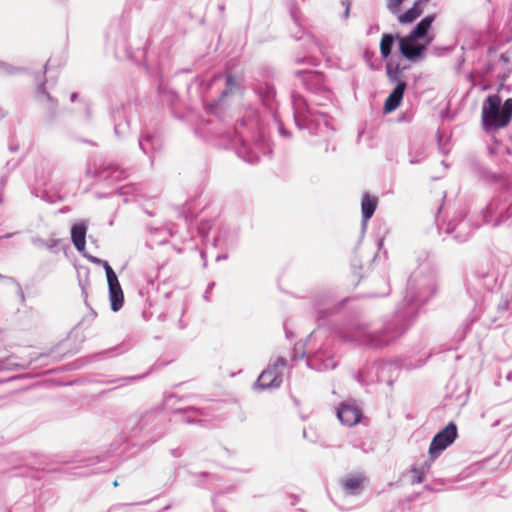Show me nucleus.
<instances>
[{"label":"nucleus","instance_id":"1","mask_svg":"<svg viewBox=\"0 0 512 512\" xmlns=\"http://www.w3.org/2000/svg\"><path fill=\"white\" fill-rule=\"evenodd\" d=\"M418 267L407 280L402 303L378 331L367 323L349 321L335 329L336 336L362 348H383L401 337L418 316L419 310L437 292V268L427 252L418 256Z\"/></svg>","mask_w":512,"mask_h":512},{"label":"nucleus","instance_id":"2","mask_svg":"<svg viewBox=\"0 0 512 512\" xmlns=\"http://www.w3.org/2000/svg\"><path fill=\"white\" fill-rule=\"evenodd\" d=\"M296 76L314 96L307 100L298 93L292 94L295 125L299 130L307 131L309 136L319 138V140L311 139L312 144H317L320 141L327 142L335 131L331 124V117L326 112L315 108V106H325L332 99V93L324 83V75L319 71L303 70L297 71Z\"/></svg>","mask_w":512,"mask_h":512},{"label":"nucleus","instance_id":"3","mask_svg":"<svg viewBox=\"0 0 512 512\" xmlns=\"http://www.w3.org/2000/svg\"><path fill=\"white\" fill-rule=\"evenodd\" d=\"M231 142L237 155L245 162L255 164L260 157L271 152L270 145L261 132L258 112L250 107L234 128Z\"/></svg>","mask_w":512,"mask_h":512},{"label":"nucleus","instance_id":"4","mask_svg":"<svg viewBox=\"0 0 512 512\" xmlns=\"http://www.w3.org/2000/svg\"><path fill=\"white\" fill-rule=\"evenodd\" d=\"M164 421L165 417L158 411H149L141 417H130L121 432V440L132 446H143L144 442L139 438L145 432L146 435H150L147 441L154 442L162 434V432L156 433V430Z\"/></svg>","mask_w":512,"mask_h":512},{"label":"nucleus","instance_id":"5","mask_svg":"<svg viewBox=\"0 0 512 512\" xmlns=\"http://www.w3.org/2000/svg\"><path fill=\"white\" fill-rule=\"evenodd\" d=\"M512 119V98L501 105L498 95H489L482 106V126L486 132L507 126Z\"/></svg>","mask_w":512,"mask_h":512},{"label":"nucleus","instance_id":"6","mask_svg":"<svg viewBox=\"0 0 512 512\" xmlns=\"http://www.w3.org/2000/svg\"><path fill=\"white\" fill-rule=\"evenodd\" d=\"M406 68V66H401L393 60H389L386 63L387 77L391 83L395 84V87L385 100L383 108L385 114H389L396 110L403 99L407 83L402 79V75Z\"/></svg>","mask_w":512,"mask_h":512},{"label":"nucleus","instance_id":"7","mask_svg":"<svg viewBox=\"0 0 512 512\" xmlns=\"http://www.w3.org/2000/svg\"><path fill=\"white\" fill-rule=\"evenodd\" d=\"M287 363L285 357L279 356L260 373L253 384V388L257 391L279 388L283 382V375L278 371V368L287 366Z\"/></svg>","mask_w":512,"mask_h":512},{"label":"nucleus","instance_id":"8","mask_svg":"<svg viewBox=\"0 0 512 512\" xmlns=\"http://www.w3.org/2000/svg\"><path fill=\"white\" fill-rule=\"evenodd\" d=\"M367 228H368V226H361L360 236H359L360 239H359L358 244L354 248L353 258L351 260L352 273L355 277L358 278L355 285H358L360 280H362L366 276L367 272L370 271L373 263L376 261V259L378 257L377 252L366 253V252H362L360 250V242L364 238Z\"/></svg>","mask_w":512,"mask_h":512},{"label":"nucleus","instance_id":"9","mask_svg":"<svg viewBox=\"0 0 512 512\" xmlns=\"http://www.w3.org/2000/svg\"><path fill=\"white\" fill-rule=\"evenodd\" d=\"M457 437V425L455 422L450 421L433 436L428 449L430 460H436L444 450L455 442Z\"/></svg>","mask_w":512,"mask_h":512},{"label":"nucleus","instance_id":"10","mask_svg":"<svg viewBox=\"0 0 512 512\" xmlns=\"http://www.w3.org/2000/svg\"><path fill=\"white\" fill-rule=\"evenodd\" d=\"M306 357L307 366L319 372L333 370L337 367V362L333 358V352L326 345L319 347L314 353L307 355L303 350L301 358Z\"/></svg>","mask_w":512,"mask_h":512},{"label":"nucleus","instance_id":"11","mask_svg":"<svg viewBox=\"0 0 512 512\" xmlns=\"http://www.w3.org/2000/svg\"><path fill=\"white\" fill-rule=\"evenodd\" d=\"M432 228L446 244H462L473 235L471 226H432Z\"/></svg>","mask_w":512,"mask_h":512},{"label":"nucleus","instance_id":"12","mask_svg":"<svg viewBox=\"0 0 512 512\" xmlns=\"http://www.w3.org/2000/svg\"><path fill=\"white\" fill-rule=\"evenodd\" d=\"M220 81H224L225 83V88L224 90L221 92L219 98L215 101H213L212 103H209L206 105V109H207V112L210 113V114H213L217 117H220L221 116V112L223 110V101H224V98L227 97L230 93L233 92V89L235 88L236 86V79L235 77L230 74V73H227L225 75H221V74H218V75H215L208 86H212Z\"/></svg>","mask_w":512,"mask_h":512},{"label":"nucleus","instance_id":"13","mask_svg":"<svg viewBox=\"0 0 512 512\" xmlns=\"http://www.w3.org/2000/svg\"><path fill=\"white\" fill-rule=\"evenodd\" d=\"M87 172L92 173L95 178L107 185H113L127 177V171L114 164L102 163L99 166H95L93 172L90 168Z\"/></svg>","mask_w":512,"mask_h":512},{"label":"nucleus","instance_id":"14","mask_svg":"<svg viewBox=\"0 0 512 512\" xmlns=\"http://www.w3.org/2000/svg\"><path fill=\"white\" fill-rule=\"evenodd\" d=\"M431 41L432 39L429 38L426 44H419L416 39L405 35L403 37H399V51L405 59L411 62H417L424 58L427 49L426 46Z\"/></svg>","mask_w":512,"mask_h":512},{"label":"nucleus","instance_id":"15","mask_svg":"<svg viewBox=\"0 0 512 512\" xmlns=\"http://www.w3.org/2000/svg\"><path fill=\"white\" fill-rule=\"evenodd\" d=\"M111 457H112L111 451L109 450L104 454L90 456L85 459L78 460L77 462L83 463L81 466L78 467L81 469L92 467V466H94L96 464H100V463H103L104 465L100 468L91 469L89 471H79V472H75L74 474L79 475V476H87L90 474H96V473H102V472L109 471L110 469L113 468V465H114V462L111 460Z\"/></svg>","mask_w":512,"mask_h":512},{"label":"nucleus","instance_id":"16","mask_svg":"<svg viewBox=\"0 0 512 512\" xmlns=\"http://www.w3.org/2000/svg\"><path fill=\"white\" fill-rule=\"evenodd\" d=\"M134 107L129 104L113 110L112 121L114 123V133L117 137H125L130 131V116Z\"/></svg>","mask_w":512,"mask_h":512},{"label":"nucleus","instance_id":"17","mask_svg":"<svg viewBox=\"0 0 512 512\" xmlns=\"http://www.w3.org/2000/svg\"><path fill=\"white\" fill-rule=\"evenodd\" d=\"M149 238L146 240V246L153 249L155 245L167 244L169 238H175L177 231L175 226H148Z\"/></svg>","mask_w":512,"mask_h":512},{"label":"nucleus","instance_id":"18","mask_svg":"<svg viewBox=\"0 0 512 512\" xmlns=\"http://www.w3.org/2000/svg\"><path fill=\"white\" fill-rule=\"evenodd\" d=\"M363 417V411L355 404L342 402L337 409L338 420L348 427L357 425Z\"/></svg>","mask_w":512,"mask_h":512},{"label":"nucleus","instance_id":"19","mask_svg":"<svg viewBox=\"0 0 512 512\" xmlns=\"http://www.w3.org/2000/svg\"><path fill=\"white\" fill-rule=\"evenodd\" d=\"M124 350L121 346H114L108 349H104L102 351L93 353L86 357H81L73 361L72 363H69L68 370H77L82 368L84 365L91 363V362H97L106 358L114 357L116 355L122 354Z\"/></svg>","mask_w":512,"mask_h":512},{"label":"nucleus","instance_id":"20","mask_svg":"<svg viewBox=\"0 0 512 512\" xmlns=\"http://www.w3.org/2000/svg\"><path fill=\"white\" fill-rule=\"evenodd\" d=\"M138 143L142 152L148 155L153 163L154 153L162 148L161 137L155 132L144 131L139 136Z\"/></svg>","mask_w":512,"mask_h":512},{"label":"nucleus","instance_id":"21","mask_svg":"<svg viewBox=\"0 0 512 512\" xmlns=\"http://www.w3.org/2000/svg\"><path fill=\"white\" fill-rule=\"evenodd\" d=\"M107 284L110 308L113 312H118L124 305V293L117 274L108 277Z\"/></svg>","mask_w":512,"mask_h":512},{"label":"nucleus","instance_id":"22","mask_svg":"<svg viewBox=\"0 0 512 512\" xmlns=\"http://www.w3.org/2000/svg\"><path fill=\"white\" fill-rule=\"evenodd\" d=\"M512 216V204L504 212L497 200H492L485 209V223L495 221V224H502Z\"/></svg>","mask_w":512,"mask_h":512},{"label":"nucleus","instance_id":"23","mask_svg":"<svg viewBox=\"0 0 512 512\" xmlns=\"http://www.w3.org/2000/svg\"><path fill=\"white\" fill-rule=\"evenodd\" d=\"M350 297L343 298L336 304L331 307H314V317L318 323V327H321L327 324L329 318L337 313H339L343 307L349 302Z\"/></svg>","mask_w":512,"mask_h":512},{"label":"nucleus","instance_id":"24","mask_svg":"<svg viewBox=\"0 0 512 512\" xmlns=\"http://www.w3.org/2000/svg\"><path fill=\"white\" fill-rule=\"evenodd\" d=\"M175 416H179V421L186 424H200L201 416H204V410L195 406L179 407L172 409Z\"/></svg>","mask_w":512,"mask_h":512},{"label":"nucleus","instance_id":"25","mask_svg":"<svg viewBox=\"0 0 512 512\" xmlns=\"http://www.w3.org/2000/svg\"><path fill=\"white\" fill-rule=\"evenodd\" d=\"M217 236L214 238L215 245L226 247L234 246L239 239L240 229L238 226H219Z\"/></svg>","mask_w":512,"mask_h":512},{"label":"nucleus","instance_id":"26","mask_svg":"<svg viewBox=\"0 0 512 512\" xmlns=\"http://www.w3.org/2000/svg\"><path fill=\"white\" fill-rule=\"evenodd\" d=\"M144 185L141 183H128L118 187L113 194L123 197L125 203L138 197H146ZM107 195H112L108 193Z\"/></svg>","mask_w":512,"mask_h":512},{"label":"nucleus","instance_id":"27","mask_svg":"<svg viewBox=\"0 0 512 512\" xmlns=\"http://www.w3.org/2000/svg\"><path fill=\"white\" fill-rule=\"evenodd\" d=\"M473 277L476 281L482 282V286L488 290L493 291L496 287L498 278L494 271L489 266H480L473 272Z\"/></svg>","mask_w":512,"mask_h":512},{"label":"nucleus","instance_id":"28","mask_svg":"<svg viewBox=\"0 0 512 512\" xmlns=\"http://www.w3.org/2000/svg\"><path fill=\"white\" fill-rule=\"evenodd\" d=\"M32 243L37 247H45L53 254H58L61 250H66L69 247L68 242L65 239L51 237L49 239H43L41 237H32Z\"/></svg>","mask_w":512,"mask_h":512},{"label":"nucleus","instance_id":"29","mask_svg":"<svg viewBox=\"0 0 512 512\" xmlns=\"http://www.w3.org/2000/svg\"><path fill=\"white\" fill-rule=\"evenodd\" d=\"M88 226H71V241L75 249L83 255L86 253V236Z\"/></svg>","mask_w":512,"mask_h":512},{"label":"nucleus","instance_id":"30","mask_svg":"<svg viewBox=\"0 0 512 512\" xmlns=\"http://www.w3.org/2000/svg\"><path fill=\"white\" fill-rule=\"evenodd\" d=\"M158 92L163 102H165L171 109H174L178 103L177 93L170 88L161 77L158 84Z\"/></svg>","mask_w":512,"mask_h":512},{"label":"nucleus","instance_id":"31","mask_svg":"<svg viewBox=\"0 0 512 512\" xmlns=\"http://www.w3.org/2000/svg\"><path fill=\"white\" fill-rule=\"evenodd\" d=\"M435 17L436 16L434 14L427 15L407 35L416 40L425 38L435 20Z\"/></svg>","mask_w":512,"mask_h":512},{"label":"nucleus","instance_id":"32","mask_svg":"<svg viewBox=\"0 0 512 512\" xmlns=\"http://www.w3.org/2000/svg\"><path fill=\"white\" fill-rule=\"evenodd\" d=\"M470 169L474 175H476L480 180L486 182H496L498 181L499 176L493 172H491L488 168L482 165L480 162L473 161L470 164Z\"/></svg>","mask_w":512,"mask_h":512},{"label":"nucleus","instance_id":"33","mask_svg":"<svg viewBox=\"0 0 512 512\" xmlns=\"http://www.w3.org/2000/svg\"><path fill=\"white\" fill-rule=\"evenodd\" d=\"M113 41L115 56L117 58L123 59L131 57V51L128 47L126 34L124 32H121L119 38H114Z\"/></svg>","mask_w":512,"mask_h":512},{"label":"nucleus","instance_id":"34","mask_svg":"<svg viewBox=\"0 0 512 512\" xmlns=\"http://www.w3.org/2000/svg\"><path fill=\"white\" fill-rule=\"evenodd\" d=\"M377 206V198L371 197L368 194H365L362 199L361 208H362V220L365 224L374 214Z\"/></svg>","mask_w":512,"mask_h":512},{"label":"nucleus","instance_id":"35","mask_svg":"<svg viewBox=\"0 0 512 512\" xmlns=\"http://www.w3.org/2000/svg\"><path fill=\"white\" fill-rule=\"evenodd\" d=\"M399 35L396 36L391 33H384L380 41V53L383 59H387L392 52L395 39H399Z\"/></svg>","mask_w":512,"mask_h":512},{"label":"nucleus","instance_id":"36","mask_svg":"<svg viewBox=\"0 0 512 512\" xmlns=\"http://www.w3.org/2000/svg\"><path fill=\"white\" fill-rule=\"evenodd\" d=\"M81 269L84 270L85 276H84V278H82L81 271L78 270L79 286L81 288L82 296L84 297L85 305L87 307H89L91 310L90 316H91V319L93 320L97 316V313L94 309H92L90 307L88 300H87V297H88L87 286L89 285V269L87 267H81Z\"/></svg>","mask_w":512,"mask_h":512},{"label":"nucleus","instance_id":"37","mask_svg":"<svg viewBox=\"0 0 512 512\" xmlns=\"http://www.w3.org/2000/svg\"><path fill=\"white\" fill-rule=\"evenodd\" d=\"M258 94L263 105L266 106L268 109L272 110L273 102L276 95L274 87L267 84L265 86H260L258 88Z\"/></svg>","mask_w":512,"mask_h":512},{"label":"nucleus","instance_id":"38","mask_svg":"<svg viewBox=\"0 0 512 512\" xmlns=\"http://www.w3.org/2000/svg\"><path fill=\"white\" fill-rule=\"evenodd\" d=\"M343 488L349 495H358L363 489V479L361 477H347L343 480Z\"/></svg>","mask_w":512,"mask_h":512},{"label":"nucleus","instance_id":"39","mask_svg":"<svg viewBox=\"0 0 512 512\" xmlns=\"http://www.w3.org/2000/svg\"><path fill=\"white\" fill-rule=\"evenodd\" d=\"M36 197H40L44 201L48 203H55L59 200H62L64 198V195H62L58 190L54 189H40L36 188L34 189V192Z\"/></svg>","mask_w":512,"mask_h":512},{"label":"nucleus","instance_id":"40","mask_svg":"<svg viewBox=\"0 0 512 512\" xmlns=\"http://www.w3.org/2000/svg\"><path fill=\"white\" fill-rule=\"evenodd\" d=\"M35 96L39 103H47L48 109H54L56 107V101L51 97V95L46 90L45 82H41L40 84H38Z\"/></svg>","mask_w":512,"mask_h":512},{"label":"nucleus","instance_id":"41","mask_svg":"<svg viewBox=\"0 0 512 512\" xmlns=\"http://www.w3.org/2000/svg\"><path fill=\"white\" fill-rule=\"evenodd\" d=\"M422 13V7L419 6L418 3L414 2L413 6L410 9H408L398 17V21L402 24L412 23L418 17H420Z\"/></svg>","mask_w":512,"mask_h":512},{"label":"nucleus","instance_id":"42","mask_svg":"<svg viewBox=\"0 0 512 512\" xmlns=\"http://www.w3.org/2000/svg\"><path fill=\"white\" fill-rule=\"evenodd\" d=\"M82 256L93 264L101 265L105 271L106 279L108 277L116 274L107 260L93 256V255L89 254L88 252L84 253Z\"/></svg>","mask_w":512,"mask_h":512},{"label":"nucleus","instance_id":"43","mask_svg":"<svg viewBox=\"0 0 512 512\" xmlns=\"http://www.w3.org/2000/svg\"><path fill=\"white\" fill-rule=\"evenodd\" d=\"M511 300H512V296H510L509 294L501 297L500 301L497 303V314L498 315L491 318L492 322L495 323L498 319H501L502 317H504V315L508 311Z\"/></svg>","mask_w":512,"mask_h":512},{"label":"nucleus","instance_id":"44","mask_svg":"<svg viewBox=\"0 0 512 512\" xmlns=\"http://www.w3.org/2000/svg\"><path fill=\"white\" fill-rule=\"evenodd\" d=\"M153 369H154V365L151 366L150 369L147 372L143 373V374L119 377V378H115V379H111V380L105 381L104 383H106V384H116V383H121V382H135V381L142 380L145 377H147L149 375V373Z\"/></svg>","mask_w":512,"mask_h":512},{"label":"nucleus","instance_id":"45","mask_svg":"<svg viewBox=\"0 0 512 512\" xmlns=\"http://www.w3.org/2000/svg\"><path fill=\"white\" fill-rule=\"evenodd\" d=\"M426 157L425 150L421 146H412L409 150V162L410 164H418L422 162Z\"/></svg>","mask_w":512,"mask_h":512},{"label":"nucleus","instance_id":"46","mask_svg":"<svg viewBox=\"0 0 512 512\" xmlns=\"http://www.w3.org/2000/svg\"><path fill=\"white\" fill-rule=\"evenodd\" d=\"M349 443L353 446L355 449H360L363 452L367 453L368 449L366 447V442L363 441L361 438L357 437L354 433H351L349 435Z\"/></svg>","mask_w":512,"mask_h":512},{"label":"nucleus","instance_id":"47","mask_svg":"<svg viewBox=\"0 0 512 512\" xmlns=\"http://www.w3.org/2000/svg\"><path fill=\"white\" fill-rule=\"evenodd\" d=\"M23 69L19 67H15L7 62L0 61V73L4 75H13L15 73L21 72Z\"/></svg>","mask_w":512,"mask_h":512},{"label":"nucleus","instance_id":"48","mask_svg":"<svg viewBox=\"0 0 512 512\" xmlns=\"http://www.w3.org/2000/svg\"><path fill=\"white\" fill-rule=\"evenodd\" d=\"M410 471L413 473L412 477V483H422L425 480V473L422 468H418V466L413 465L410 469Z\"/></svg>","mask_w":512,"mask_h":512},{"label":"nucleus","instance_id":"49","mask_svg":"<svg viewBox=\"0 0 512 512\" xmlns=\"http://www.w3.org/2000/svg\"><path fill=\"white\" fill-rule=\"evenodd\" d=\"M7 281L14 284L17 288V294L19 295L21 301H24L25 299V296H24V292L22 290V287L20 285V283L13 277H7Z\"/></svg>","mask_w":512,"mask_h":512},{"label":"nucleus","instance_id":"50","mask_svg":"<svg viewBox=\"0 0 512 512\" xmlns=\"http://www.w3.org/2000/svg\"><path fill=\"white\" fill-rule=\"evenodd\" d=\"M467 293L474 300L475 306H478L479 300L481 299V295L475 289H472L469 285L467 286Z\"/></svg>","mask_w":512,"mask_h":512},{"label":"nucleus","instance_id":"51","mask_svg":"<svg viewBox=\"0 0 512 512\" xmlns=\"http://www.w3.org/2000/svg\"><path fill=\"white\" fill-rule=\"evenodd\" d=\"M13 364L10 362L9 357H0V371L11 369Z\"/></svg>","mask_w":512,"mask_h":512},{"label":"nucleus","instance_id":"52","mask_svg":"<svg viewBox=\"0 0 512 512\" xmlns=\"http://www.w3.org/2000/svg\"><path fill=\"white\" fill-rule=\"evenodd\" d=\"M18 470L20 471L19 473L14 472L12 475H13V476H26V475H28V474H29V469H28V467H26V466L14 467V468L12 469V471H18Z\"/></svg>","mask_w":512,"mask_h":512},{"label":"nucleus","instance_id":"53","mask_svg":"<svg viewBox=\"0 0 512 512\" xmlns=\"http://www.w3.org/2000/svg\"><path fill=\"white\" fill-rule=\"evenodd\" d=\"M214 287H215V282H210V283L207 285V287H206V289H205V291H204L203 298H204V300H206L207 302H209V301H210V295H211V293H212V291H213V288H214Z\"/></svg>","mask_w":512,"mask_h":512},{"label":"nucleus","instance_id":"54","mask_svg":"<svg viewBox=\"0 0 512 512\" xmlns=\"http://www.w3.org/2000/svg\"><path fill=\"white\" fill-rule=\"evenodd\" d=\"M235 489H236V485H229V486H227V487H225L223 489H220L218 492H216L214 494L213 498L215 499L218 495H222V494H226V493H232V492L235 491Z\"/></svg>","mask_w":512,"mask_h":512},{"label":"nucleus","instance_id":"55","mask_svg":"<svg viewBox=\"0 0 512 512\" xmlns=\"http://www.w3.org/2000/svg\"><path fill=\"white\" fill-rule=\"evenodd\" d=\"M404 0H388V9L392 12H395V10L401 5V3Z\"/></svg>","mask_w":512,"mask_h":512},{"label":"nucleus","instance_id":"56","mask_svg":"<svg viewBox=\"0 0 512 512\" xmlns=\"http://www.w3.org/2000/svg\"><path fill=\"white\" fill-rule=\"evenodd\" d=\"M278 131L279 134L284 138H289L291 135L281 122L278 123Z\"/></svg>","mask_w":512,"mask_h":512},{"label":"nucleus","instance_id":"57","mask_svg":"<svg viewBox=\"0 0 512 512\" xmlns=\"http://www.w3.org/2000/svg\"><path fill=\"white\" fill-rule=\"evenodd\" d=\"M355 380L358 381L361 384L365 383V374L362 369L358 370L357 373L354 376Z\"/></svg>","mask_w":512,"mask_h":512},{"label":"nucleus","instance_id":"58","mask_svg":"<svg viewBox=\"0 0 512 512\" xmlns=\"http://www.w3.org/2000/svg\"><path fill=\"white\" fill-rule=\"evenodd\" d=\"M170 453H171L172 457H174V458H180L183 455V451L181 448L171 449Z\"/></svg>","mask_w":512,"mask_h":512},{"label":"nucleus","instance_id":"59","mask_svg":"<svg viewBox=\"0 0 512 512\" xmlns=\"http://www.w3.org/2000/svg\"><path fill=\"white\" fill-rule=\"evenodd\" d=\"M393 368L392 364L390 363H381L379 366V370L381 373L385 371H390Z\"/></svg>","mask_w":512,"mask_h":512},{"label":"nucleus","instance_id":"60","mask_svg":"<svg viewBox=\"0 0 512 512\" xmlns=\"http://www.w3.org/2000/svg\"><path fill=\"white\" fill-rule=\"evenodd\" d=\"M431 462H433L432 460H430V458L428 460H426L421 466H418V468H422L424 470V473L426 474V472L430 469L431 467Z\"/></svg>","mask_w":512,"mask_h":512},{"label":"nucleus","instance_id":"61","mask_svg":"<svg viewBox=\"0 0 512 512\" xmlns=\"http://www.w3.org/2000/svg\"><path fill=\"white\" fill-rule=\"evenodd\" d=\"M196 228V230L199 232V233H206L208 232L212 226H205V225H202V226H194Z\"/></svg>","mask_w":512,"mask_h":512},{"label":"nucleus","instance_id":"62","mask_svg":"<svg viewBox=\"0 0 512 512\" xmlns=\"http://www.w3.org/2000/svg\"><path fill=\"white\" fill-rule=\"evenodd\" d=\"M383 243H384V237H378L376 240H375V244L378 248V250H381L382 247H383Z\"/></svg>","mask_w":512,"mask_h":512},{"label":"nucleus","instance_id":"63","mask_svg":"<svg viewBox=\"0 0 512 512\" xmlns=\"http://www.w3.org/2000/svg\"><path fill=\"white\" fill-rule=\"evenodd\" d=\"M379 31V25L375 24V25H371L367 31V35H370L374 32H377Z\"/></svg>","mask_w":512,"mask_h":512},{"label":"nucleus","instance_id":"64","mask_svg":"<svg viewBox=\"0 0 512 512\" xmlns=\"http://www.w3.org/2000/svg\"><path fill=\"white\" fill-rule=\"evenodd\" d=\"M424 489L427 490V491H430V492H436V491H440L441 490L440 488H436V487H434L431 484H426L424 486Z\"/></svg>","mask_w":512,"mask_h":512}]
</instances>
